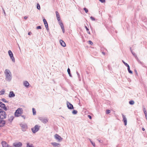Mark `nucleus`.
Segmentation results:
<instances>
[{"label":"nucleus","instance_id":"nucleus-19","mask_svg":"<svg viewBox=\"0 0 147 147\" xmlns=\"http://www.w3.org/2000/svg\"><path fill=\"white\" fill-rule=\"evenodd\" d=\"M60 43L61 45L63 47L66 46V44L62 40H60Z\"/></svg>","mask_w":147,"mask_h":147},{"label":"nucleus","instance_id":"nucleus-59","mask_svg":"<svg viewBox=\"0 0 147 147\" xmlns=\"http://www.w3.org/2000/svg\"><path fill=\"white\" fill-rule=\"evenodd\" d=\"M102 53L103 55H105V53L104 52H102Z\"/></svg>","mask_w":147,"mask_h":147},{"label":"nucleus","instance_id":"nucleus-17","mask_svg":"<svg viewBox=\"0 0 147 147\" xmlns=\"http://www.w3.org/2000/svg\"><path fill=\"white\" fill-rule=\"evenodd\" d=\"M15 94L13 91H10L9 95V98L13 97L15 96Z\"/></svg>","mask_w":147,"mask_h":147},{"label":"nucleus","instance_id":"nucleus-15","mask_svg":"<svg viewBox=\"0 0 147 147\" xmlns=\"http://www.w3.org/2000/svg\"><path fill=\"white\" fill-rule=\"evenodd\" d=\"M39 119L42 121V122L44 123H46L48 121V120L47 119H43L41 117L39 118Z\"/></svg>","mask_w":147,"mask_h":147},{"label":"nucleus","instance_id":"nucleus-51","mask_svg":"<svg viewBox=\"0 0 147 147\" xmlns=\"http://www.w3.org/2000/svg\"><path fill=\"white\" fill-rule=\"evenodd\" d=\"M144 112L145 115L147 114V112H146V111H145Z\"/></svg>","mask_w":147,"mask_h":147},{"label":"nucleus","instance_id":"nucleus-58","mask_svg":"<svg viewBox=\"0 0 147 147\" xmlns=\"http://www.w3.org/2000/svg\"><path fill=\"white\" fill-rule=\"evenodd\" d=\"M142 130L143 131H144L145 130V129L144 128H142Z\"/></svg>","mask_w":147,"mask_h":147},{"label":"nucleus","instance_id":"nucleus-23","mask_svg":"<svg viewBox=\"0 0 147 147\" xmlns=\"http://www.w3.org/2000/svg\"><path fill=\"white\" fill-rule=\"evenodd\" d=\"M127 67V70H128V71L129 73L131 74H132L133 73V72L131 70H130L129 66H128Z\"/></svg>","mask_w":147,"mask_h":147},{"label":"nucleus","instance_id":"nucleus-26","mask_svg":"<svg viewBox=\"0 0 147 147\" xmlns=\"http://www.w3.org/2000/svg\"><path fill=\"white\" fill-rule=\"evenodd\" d=\"M14 117L13 116H11L10 118L8 119V121H9L11 122L12 120H13Z\"/></svg>","mask_w":147,"mask_h":147},{"label":"nucleus","instance_id":"nucleus-45","mask_svg":"<svg viewBox=\"0 0 147 147\" xmlns=\"http://www.w3.org/2000/svg\"><path fill=\"white\" fill-rule=\"evenodd\" d=\"M97 140L100 143H102L103 142V140H102L97 139Z\"/></svg>","mask_w":147,"mask_h":147},{"label":"nucleus","instance_id":"nucleus-10","mask_svg":"<svg viewBox=\"0 0 147 147\" xmlns=\"http://www.w3.org/2000/svg\"><path fill=\"white\" fill-rule=\"evenodd\" d=\"M0 107L2 108L5 111H7V110L5 104L1 101H0Z\"/></svg>","mask_w":147,"mask_h":147},{"label":"nucleus","instance_id":"nucleus-18","mask_svg":"<svg viewBox=\"0 0 147 147\" xmlns=\"http://www.w3.org/2000/svg\"><path fill=\"white\" fill-rule=\"evenodd\" d=\"M55 13L57 20L58 21H60V18L58 12L57 11H56Z\"/></svg>","mask_w":147,"mask_h":147},{"label":"nucleus","instance_id":"nucleus-13","mask_svg":"<svg viewBox=\"0 0 147 147\" xmlns=\"http://www.w3.org/2000/svg\"><path fill=\"white\" fill-rule=\"evenodd\" d=\"M122 116L123 118V121L124 123V125H126L127 124V119L125 117V116L123 114H122Z\"/></svg>","mask_w":147,"mask_h":147},{"label":"nucleus","instance_id":"nucleus-54","mask_svg":"<svg viewBox=\"0 0 147 147\" xmlns=\"http://www.w3.org/2000/svg\"><path fill=\"white\" fill-rule=\"evenodd\" d=\"M31 34V32H28V35H30Z\"/></svg>","mask_w":147,"mask_h":147},{"label":"nucleus","instance_id":"nucleus-1","mask_svg":"<svg viewBox=\"0 0 147 147\" xmlns=\"http://www.w3.org/2000/svg\"><path fill=\"white\" fill-rule=\"evenodd\" d=\"M4 72L6 76V80L8 81H10L12 79V75L10 71L6 69L5 70Z\"/></svg>","mask_w":147,"mask_h":147},{"label":"nucleus","instance_id":"nucleus-16","mask_svg":"<svg viewBox=\"0 0 147 147\" xmlns=\"http://www.w3.org/2000/svg\"><path fill=\"white\" fill-rule=\"evenodd\" d=\"M51 144L54 146H58V147H60V144L57 143L55 142H53L51 143Z\"/></svg>","mask_w":147,"mask_h":147},{"label":"nucleus","instance_id":"nucleus-37","mask_svg":"<svg viewBox=\"0 0 147 147\" xmlns=\"http://www.w3.org/2000/svg\"><path fill=\"white\" fill-rule=\"evenodd\" d=\"M1 100L4 102H8V101L6 100L4 98H3L1 99Z\"/></svg>","mask_w":147,"mask_h":147},{"label":"nucleus","instance_id":"nucleus-22","mask_svg":"<svg viewBox=\"0 0 147 147\" xmlns=\"http://www.w3.org/2000/svg\"><path fill=\"white\" fill-rule=\"evenodd\" d=\"M136 59L137 61L141 65H142L143 66V63L142 62H141L140 61V60L138 59L137 56H136Z\"/></svg>","mask_w":147,"mask_h":147},{"label":"nucleus","instance_id":"nucleus-40","mask_svg":"<svg viewBox=\"0 0 147 147\" xmlns=\"http://www.w3.org/2000/svg\"><path fill=\"white\" fill-rule=\"evenodd\" d=\"M111 112L110 110H106V114H109Z\"/></svg>","mask_w":147,"mask_h":147},{"label":"nucleus","instance_id":"nucleus-4","mask_svg":"<svg viewBox=\"0 0 147 147\" xmlns=\"http://www.w3.org/2000/svg\"><path fill=\"white\" fill-rule=\"evenodd\" d=\"M23 110L22 108H18L15 112V116L16 117H18L19 116L18 114H21Z\"/></svg>","mask_w":147,"mask_h":147},{"label":"nucleus","instance_id":"nucleus-32","mask_svg":"<svg viewBox=\"0 0 147 147\" xmlns=\"http://www.w3.org/2000/svg\"><path fill=\"white\" fill-rule=\"evenodd\" d=\"M37 8L38 10L40 9V6L39 4L38 3H37Z\"/></svg>","mask_w":147,"mask_h":147},{"label":"nucleus","instance_id":"nucleus-7","mask_svg":"<svg viewBox=\"0 0 147 147\" xmlns=\"http://www.w3.org/2000/svg\"><path fill=\"white\" fill-rule=\"evenodd\" d=\"M13 145L14 147H21L22 146V143L20 142H15L13 144Z\"/></svg>","mask_w":147,"mask_h":147},{"label":"nucleus","instance_id":"nucleus-9","mask_svg":"<svg viewBox=\"0 0 147 147\" xmlns=\"http://www.w3.org/2000/svg\"><path fill=\"white\" fill-rule=\"evenodd\" d=\"M1 144L3 147H11L5 141H2Z\"/></svg>","mask_w":147,"mask_h":147},{"label":"nucleus","instance_id":"nucleus-52","mask_svg":"<svg viewBox=\"0 0 147 147\" xmlns=\"http://www.w3.org/2000/svg\"><path fill=\"white\" fill-rule=\"evenodd\" d=\"M28 18V17L26 16H25L24 17V19L25 20H26Z\"/></svg>","mask_w":147,"mask_h":147},{"label":"nucleus","instance_id":"nucleus-38","mask_svg":"<svg viewBox=\"0 0 147 147\" xmlns=\"http://www.w3.org/2000/svg\"><path fill=\"white\" fill-rule=\"evenodd\" d=\"M84 10L85 11L86 13H87L88 12V9L87 8L85 7L84 8Z\"/></svg>","mask_w":147,"mask_h":147},{"label":"nucleus","instance_id":"nucleus-5","mask_svg":"<svg viewBox=\"0 0 147 147\" xmlns=\"http://www.w3.org/2000/svg\"><path fill=\"white\" fill-rule=\"evenodd\" d=\"M20 125L21 127L22 130L23 131H25L28 128L27 125L25 123L20 124Z\"/></svg>","mask_w":147,"mask_h":147},{"label":"nucleus","instance_id":"nucleus-14","mask_svg":"<svg viewBox=\"0 0 147 147\" xmlns=\"http://www.w3.org/2000/svg\"><path fill=\"white\" fill-rule=\"evenodd\" d=\"M59 23L60 25L63 33L65 32V29L63 23L61 22H59Z\"/></svg>","mask_w":147,"mask_h":147},{"label":"nucleus","instance_id":"nucleus-43","mask_svg":"<svg viewBox=\"0 0 147 147\" xmlns=\"http://www.w3.org/2000/svg\"><path fill=\"white\" fill-rule=\"evenodd\" d=\"M88 43L90 45H92L93 44V42L90 40L88 41Z\"/></svg>","mask_w":147,"mask_h":147},{"label":"nucleus","instance_id":"nucleus-28","mask_svg":"<svg viewBox=\"0 0 147 147\" xmlns=\"http://www.w3.org/2000/svg\"><path fill=\"white\" fill-rule=\"evenodd\" d=\"M5 91L4 89L0 91V95H2L4 94L5 93Z\"/></svg>","mask_w":147,"mask_h":147},{"label":"nucleus","instance_id":"nucleus-36","mask_svg":"<svg viewBox=\"0 0 147 147\" xmlns=\"http://www.w3.org/2000/svg\"><path fill=\"white\" fill-rule=\"evenodd\" d=\"M122 61L123 62V63L124 64V65L127 67L128 66H129V65L127 64V63H125V62H124V61L123 60H122Z\"/></svg>","mask_w":147,"mask_h":147},{"label":"nucleus","instance_id":"nucleus-34","mask_svg":"<svg viewBox=\"0 0 147 147\" xmlns=\"http://www.w3.org/2000/svg\"><path fill=\"white\" fill-rule=\"evenodd\" d=\"M76 73H77V75L78 76L79 80L81 81V78L80 77V76L79 74L77 71H76Z\"/></svg>","mask_w":147,"mask_h":147},{"label":"nucleus","instance_id":"nucleus-21","mask_svg":"<svg viewBox=\"0 0 147 147\" xmlns=\"http://www.w3.org/2000/svg\"><path fill=\"white\" fill-rule=\"evenodd\" d=\"M136 59L137 61L141 65H142L143 66V63L142 62H141L140 61V60L138 59L137 56H136Z\"/></svg>","mask_w":147,"mask_h":147},{"label":"nucleus","instance_id":"nucleus-33","mask_svg":"<svg viewBox=\"0 0 147 147\" xmlns=\"http://www.w3.org/2000/svg\"><path fill=\"white\" fill-rule=\"evenodd\" d=\"M89 140L90 141L91 143V144L93 145V146L94 147L95 146V145L94 143L93 142H92L90 139H89Z\"/></svg>","mask_w":147,"mask_h":147},{"label":"nucleus","instance_id":"nucleus-27","mask_svg":"<svg viewBox=\"0 0 147 147\" xmlns=\"http://www.w3.org/2000/svg\"><path fill=\"white\" fill-rule=\"evenodd\" d=\"M32 112H33V115H36V111H35L34 108H33L32 109Z\"/></svg>","mask_w":147,"mask_h":147},{"label":"nucleus","instance_id":"nucleus-50","mask_svg":"<svg viewBox=\"0 0 147 147\" xmlns=\"http://www.w3.org/2000/svg\"><path fill=\"white\" fill-rule=\"evenodd\" d=\"M88 117L90 119H92L91 116L90 115H88Z\"/></svg>","mask_w":147,"mask_h":147},{"label":"nucleus","instance_id":"nucleus-42","mask_svg":"<svg viewBox=\"0 0 147 147\" xmlns=\"http://www.w3.org/2000/svg\"><path fill=\"white\" fill-rule=\"evenodd\" d=\"M36 28L37 29H41L42 28L40 26H38L36 27Z\"/></svg>","mask_w":147,"mask_h":147},{"label":"nucleus","instance_id":"nucleus-48","mask_svg":"<svg viewBox=\"0 0 147 147\" xmlns=\"http://www.w3.org/2000/svg\"><path fill=\"white\" fill-rule=\"evenodd\" d=\"M21 117L24 118V119H25V116L24 115H21Z\"/></svg>","mask_w":147,"mask_h":147},{"label":"nucleus","instance_id":"nucleus-24","mask_svg":"<svg viewBox=\"0 0 147 147\" xmlns=\"http://www.w3.org/2000/svg\"><path fill=\"white\" fill-rule=\"evenodd\" d=\"M67 71L68 73V74L70 77H72V75L70 72V70L69 68H68L67 70Z\"/></svg>","mask_w":147,"mask_h":147},{"label":"nucleus","instance_id":"nucleus-46","mask_svg":"<svg viewBox=\"0 0 147 147\" xmlns=\"http://www.w3.org/2000/svg\"><path fill=\"white\" fill-rule=\"evenodd\" d=\"M85 27L87 31H88L89 30V29L88 28V27L86 26H85Z\"/></svg>","mask_w":147,"mask_h":147},{"label":"nucleus","instance_id":"nucleus-47","mask_svg":"<svg viewBox=\"0 0 147 147\" xmlns=\"http://www.w3.org/2000/svg\"><path fill=\"white\" fill-rule=\"evenodd\" d=\"M2 9H3V13L5 15H6V13H5V10L3 8H2Z\"/></svg>","mask_w":147,"mask_h":147},{"label":"nucleus","instance_id":"nucleus-20","mask_svg":"<svg viewBox=\"0 0 147 147\" xmlns=\"http://www.w3.org/2000/svg\"><path fill=\"white\" fill-rule=\"evenodd\" d=\"M23 84L25 86L28 88L29 85V84L28 81H25L24 82Z\"/></svg>","mask_w":147,"mask_h":147},{"label":"nucleus","instance_id":"nucleus-11","mask_svg":"<svg viewBox=\"0 0 147 147\" xmlns=\"http://www.w3.org/2000/svg\"><path fill=\"white\" fill-rule=\"evenodd\" d=\"M6 123L5 121L3 120V119H0V127H2L4 126Z\"/></svg>","mask_w":147,"mask_h":147},{"label":"nucleus","instance_id":"nucleus-2","mask_svg":"<svg viewBox=\"0 0 147 147\" xmlns=\"http://www.w3.org/2000/svg\"><path fill=\"white\" fill-rule=\"evenodd\" d=\"M7 115L5 111L0 109V119H4L6 118Z\"/></svg>","mask_w":147,"mask_h":147},{"label":"nucleus","instance_id":"nucleus-6","mask_svg":"<svg viewBox=\"0 0 147 147\" xmlns=\"http://www.w3.org/2000/svg\"><path fill=\"white\" fill-rule=\"evenodd\" d=\"M8 53L10 59H11L12 61L14 63L15 61V59L13 57L12 52L11 50H9L8 51Z\"/></svg>","mask_w":147,"mask_h":147},{"label":"nucleus","instance_id":"nucleus-8","mask_svg":"<svg viewBox=\"0 0 147 147\" xmlns=\"http://www.w3.org/2000/svg\"><path fill=\"white\" fill-rule=\"evenodd\" d=\"M67 107L69 109H74L73 105L69 102L67 101Z\"/></svg>","mask_w":147,"mask_h":147},{"label":"nucleus","instance_id":"nucleus-3","mask_svg":"<svg viewBox=\"0 0 147 147\" xmlns=\"http://www.w3.org/2000/svg\"><path fill=\"white\" fill-rule=\"evenodd\" d=\"M40 127V126L36 125L34 127L31 128L32 131L33 133H35L39 130Z\"/></svg>","mask_w":147,"mask_h":147},{"label":"nucleus","instance_id":"nucleus-44","mask_svg":"<svg viewBox=\"0 0 147 147\" xmlns=\"http://www.w3.org/2000/svg\"><path fill=\"white\" fill-rule=\"evenodd\" d=\"M99 1L102 3H104L105 2V0H99Z\"/></svg>","mask_w":147,"mask_h":147},{"label":"nucleus","instance_id":"nucleus-39","mask_svg":"<svg viewBox=\"0 0 147 147\" xmlns=\"http://www.w3.org/2000/svg\"><path fill=\"white\" fill-rule=\"evenodd\" d=\"M132 55L134 56L135 58H136V56H137L136 54L133 52H132L131 53Z\"/></svg>","mask_w":147,"mask_h":147},{"label":"nucleus","instance_id":"nucleus-41","mask_svg":"<svg viewBox=\"0 0 147 147\" xmlns=\"http://www.w3.org/2000/svg\"><path fill=\"white\" fill-rule=\"evenodd\" d=\"M90 18L92 21H95V19L94 18V17H93L92 16H91L90 17Z\"/></svg>","mask_w":147,"mask_h":147},{"label":"nucleus","instance_id":"nucleus-53","mask_svg":"<svg viewBox=\"0 0 147 147\" xmlns=\"http://www.w3.org/2000/svg\"><path fill=\"white\" fill-rule=\"evenodd\" d=\"M145 115V117H146V119L147 121V114H146Z\"/></svg>","mask_w":147,"mask_h":147},{"label":"nucleus","instance_id":"nucleus-12","mask_svg":"<svg viewBox=\"0 0 147 147\" xmlns=\"http://www.w3.org/2000/svg\"><path fill=\"white\" fill-rule=\"evenodd\" d=\"M55 139L58 140V141H60L62 140L63 139L58 134H56L55 135Z\"/></svg>","mask_w":147,"mask_h":147},{"label":"nucleus","instance_id":"nucleus-25","mask_svg":"<svg viewBox=\"0 0 147 147\" xmlns=\"http://www.w3.org/2000/svg\"><path fill=\"white\" fill-rule=\"evenodd\" d=\"M26 147H34V146H33V145L32 144H31L30 145V143H27Z\"/></svg>","mask_w":147,"mask_h":147},{"label":"nucleus","instance_id":"nucleus-31","mask_svg":"<svg viewBox=\"0 0 147 147\" xmlns=\"http://www.w3.org/2000/svg\"><path fill=\"white\" fill-rule=\"evenodd\" d=\"M78 113V111H77L76 110H74L72 112V113L73 114L75 115L77 114Z\"/></svg>","mask_w":147,"mask_h":147},{"label":"nucleus","instance_id":"nucleus-57","mask_svg":"<svg viewBox=\"0 0 147 147\" xmlns=\"http://www.w3.org/2000/svg\"><path fill=\"white\" fill-rule=\"evenodd\" d=\"M143 110L144 111V112L145 111H146V109L145 108H143Z\"/></svg>","mask_w":147,"mask_h":147},{"label":"nucleus","instance_id":"nucleus-49","mask_svg":"<svg viewBox=\"0 0 147 147\" xmlns=\"http://www.w3.org/2000/svg\"><path fill=\"white\" fill-rule=\"evenodd\" d=\"M134 72H135V73L137 75H138L137 72V70L136 69L134 70Z\"/></svg>","mask_w":147,"mask_h":147},{"label":"nucleus","instance_id":"nucleus-55","mask_svg":"<svg viewBox=\"0 0 147 147\" xmlns=\"http://www.w3.org/2000/svg\"><path fill=\"white\" fill-rule=\"evenodd\" d=\"M130 51H131V53H132V52H133V51H132V50H131V47H130Z\"/></svg>","mask_w":147,"mask_h":147},{"label":"nucleus","instance_id":"nucleus-30","mask_svg":"<svg viewBox=\"0 0 147 147\" xmlns=\"http://www.w3.org/2000/svg\"><path fill=\"white\" fill-rule=\"evenodd\" d=\"M129 103L131 105H133L134 104V102L133 100H130L129 102Z\"/></svg>","mask_w":147,"mask_h":147},{"label":"nucleus","instance_id":"nucleus-35","mask_svg":"<svg viewBox=\"0 0 147 147\" xmlns=\"http://www.w3.org/2000/svg\"><path fill=\"white\" fill-rule=\"evenodd\" d=\"M45 27L46 28V30L48 32H49V28L48 27V25H46V26H45Z\"/></svg>","mask_w":147,"mask_h":147},{"label":"nucleus","instance_id":"nucleus-29","mask_svg":"<svg viewBox=\"0 0 147 147\" xmlns=\"http://www.w3.org/2000/svg\"><path fill=\"white\" fill-rule=\"evenodd\" d=\"M43 21L45 26H46V25H48L47 22L45 19H43Z\"/></svg>","mask_w":147,"mask_h":147},{"label":"nucleus","instance_id":"nucleus-56","mask_svg":"<svg viewBox=\"0 0 147 147\" xmlns=\"http://www.w3.org/2000/svg\"><path fill=\"white\" fill-rule=\"evenodd\" d=\"M87 32L88 33V34H90V32L89 31H87Z\"/></svg>","mask_w":147,"mask_h":147}]
</instances>
